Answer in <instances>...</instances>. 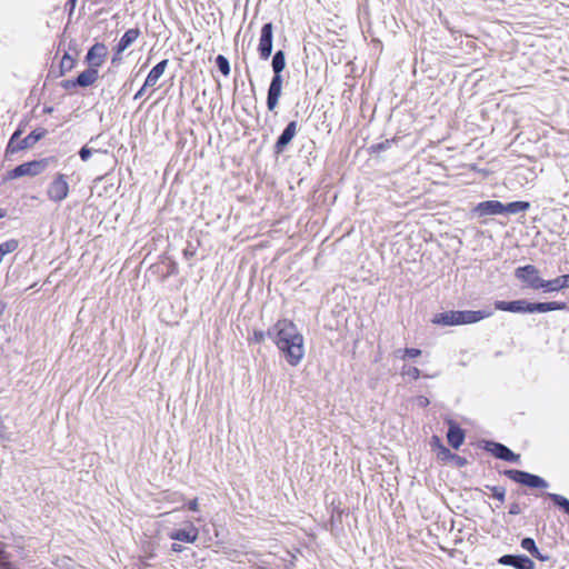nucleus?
Listing matches in <instances>:
<instances>
[{"label":"nucleus","instance_id":"nucleus-1","mask_svg":"<svg viewBox=\"0 0 569 569\" xmlns=\"http://www.w3.org/2000/svg\"><path fill=\"white\" fill-rule=\"evenodd\" d=\"M268 338L291 367H297L303 359L305 339L292 320L279 319L268 328Z\"/></svg>","mask_w":569,"mask_h":569},{"label":"nucleus","instance_id":"nucleus-2","mask_svg":"<svg viewBox=\"0 0 569 569\" xmlns=\"http://www.w3.org/2000/svg\"><path fill=\"white\" fill-rule=\"evenodd\" d=\"M493 307L495 310L518 315L547 313L562 310L569 311V306L565 301H530L525 298L516 300H495Z\"/></svg>","mask_w":569,"mask_h":569},{"label":"nucleus","instance_id":"nucleus-3","mask_svg":"<svg viewBox=\"0 0 569 569\" xmlns=\"http://www.w3.org/2000/svg\"><path fill=\"white\" fill-rule=\"evenodd\" d=\"M493 315L492 309L448 310L433 315L431 322L442 327H456L480 322Z\"/></svg>","mask_w":569,"mask_h":569},{"label":"nucleus","instance_id":"nucleus-4","mask_svg":"<svg viewBox=\"0 0 569 569\" xmlns=\"http://www.w3.org/2000/svg\"><path fill=\"white\" fill-rule=\"evenodd\" d=\"M57 162V158L54 156L33 159L30 161L22 162L14 168L7 171L3 177L2 182L16 180L22 177H36L41 174L51 163Z\"/></svg>","mask_w":569,"mask_h":569},{"label":"nucleus","instance_id":"nucleus-5","mask_svg":"<svg viewBox=\"0 0 569 569\" xmlns=\"http://www.w3.org/2000/svg\"><path fill=\"white\" fill-rule=\"evenodd\" d=\"M513 277L520 282L522 290L545 291L546 279L540 274L537 266L528 263L518 266L513 270Z\"/></svg>","mask_w":569,"mask_h":569},{"label":"nucleus","instance_id":"nucleus-6","mask_svg":"<svg viewBox=\"0 0 569 569\" xmlns=\"http://www.w3.org/2000/svg\"><path fill=\"white\" fill-rule=\"evenodd\" d=\"M501 473L511 481L529 489L545 490L549 487V482L545 478L529 471L520 469H505Z\"/></svg>","mask_w":569,"mask_h":569},{"label":"nucleus","instance_id":"nucleus-7","mask_svg":"<svg viewBox=\"0 0 569 569\" xmlns=\"http://www.w3.org/2000/svg\"><path fill=\"white\" fill-rule=\"evenodd\" d=\"M480 448L485 451L489 452L496 459L509 462V463H519L520 455L513 452L506 445L498 442L496 440L483 439L480 441Z\"/></svg>","mask_w":569,"mask_h":569},{"label":"nucleus","instance_id":"nucleus-8","mask_svg":"<svg viewBox=\"0 0 569 569\" xmlns=\"http://www.w3.org/2000/svg\"><path fill=\"white\" fill-rule=\"evenodd\" d=\"M284 83V76L282 72H272L266 98V107L269 112H273L280 102L282 89Z\"/></svg>","mask_w":569,"mask_h":569},{"label":"nucleus","instance_id":"nucleus-9","mask_svg":"<svg viewBox=\"0 0 569 569\" xmlns=\"http://www.w3.org/2000/svg\"><path fill=\"white\" fill-rule=\"evenodd\" d=\"M274 26L271 21L264 22L260 29L259 43L257 52L259 59L267 61L273 51V39H274Z\"/></svg>","mask_w":569,"mask_h":569},{"label":"nucleus","instance_id":"nucleus-10","mask_svg":"<svg viewBox=\"0 0 569 569\" xmlns=\"http://www.w3.org/2000/svg\"><path fill=\"white\" fill-rule=\"evenodd\" d=\"M298 133V121L290 120L281 133L277 137L274 144L272 147V153L276 158L281 156L293 141Z\"/></svg>","mask_w":569,"mask_h":569},{"label":"nucleus","instance_id":"nucleus-11","mask_svg":"<svg viewBox=\"0 0 569 569\" xmlns=\"http://www.w3.org/2000/svg\"><path fill=\"white\" fill-rule=\"evenodd\" d=\"M141 34L139 28H130L128 29L112 48V57L111 64L118 66L122 58L121 54L124 50H127Z\"/></svg>","mask_w":569,"mask_h":569},{"label":"nucleus","instance_id":"nucleus-12","mask_svg":"<svg viewBox=\"0 0 569 569\" xmlns=\"http://www.w3.org/2000/svg\"><path fill=\"white\" fill-rule=\"evenodd\" d=\"M69 190L70 188L67 181V176L63 173H57L48 186L47 196L51 201L60 203L69 196Z\"/></svg>","mask_w":569,"mask_h":569},{"label":"nucleus","instance_id":"nucleus-13","mask_svg":"<svg viewBox=\"0 0 569 569\" xmlns=\"http://www.w3.org/2000/svg\"><path fill=\"white\" fill-rule=\"evenodd\" d=\"M497 563L513 569H536L535 561L525 553H506L497 559Z\"/></svg>","mask_w":569,"mask_h":569},{"label":"nucleus","instance_id":"nucleus-14","mask_svg":"<svg viewBox=\"0 0 569 569\" xmlns=\"http://www.w3.org/2000/svg\"><path fill=\"white\" fill-rule=\"evenodd\" d=\"M108 57V47L103 42H94L87 51L84 62L89 68L97 69L103 64Z\"/></svg>","mask_w":569,"mask_h":569},{"label":"nucleus","instance_id":"nucleus-15","mask_svg":"<svg viewBox=\"0 0 569 569\" xmlns=\"http://www.w3.org/2000/svg\"><path fill=\"white\" fill-rule=\"evenodd\" d=\"M168 537L173 541L194 543L199 538V529L192 522H188L186 527L170 530Z\"/></svg>","mask_w":569,"mask_h":569},{"label":"nucleus","instance_id":"nucleus-16","mask_svg":"<svg viewBox=\"0 0 569 569\" xmlns=\"http://www.w3.org/2000/svg\"><path fill=\"white\" fill-rule=\"evenodd\" d=\"M446 423L448 426V430H447L448 445L452 449L458 450L465 443L466 431L456 420H453L451 418L446 419Z\"/></svg>","mask_w":569,"mask_h":569},{"label":"nucleus","instance_id":"nucleus-17","mask_svg":"<svg viewBox=\"0 0 569 569\" xmlns=\"http://www.w3.org/2000/svg\"><path fill=\"white\" fill-rule=\"evenodd\" d=\"M47 134L48 130L46 128L38 127L28 133L24 138L19 140L16 147H10V150H17V152H20L22 150L30 149Z\"/></svg>","mask_w":569,"mask_h":569},{"label":"nucleus","instance_id":"nucleus-18","mask_svg":"<svg viewBox=\"0 0 569 569\" xmlns=\"http://www.w3.org/2000/svg\"><path fill=\"white\" fill-rule=\"evenodd\" d=\"M472 212L478 217H487V216H503L502 202L499 200H485L478 202Z\"/></svg>","mask_w":569,"mask_h":569},{"label":"nucleus","instance_id":"nucleus-19","mask_svg":"<svg viewBox=\"0 0 569 569\" xmlns=\"http://www.w3.org/2000/svg\"><path fill=\"white\" fill-rule=\"evenodd\" d=\"M169 60L162 59L159 61L156 66L151 68V70L148 72L146 79H144V88H149L154 86L158 80L163 76L167 67H168Z\"/></svg>","mask_w":569,"mask_h":569},{"label":"nucleus","instance_id":"nucleus-20","mask_svg":"<svg viewBox=\"0 0 569 569\" xmlns=\"http://www.w3.org/2000/svg\"><path fill=\"white\" fill-rule=\"evenodd\" d=\"M569 288V273L558 276L553 279H546L543 293L559 292Z\"/></svg>","mask_w":569,"mask_h":569},{"label":"nucleus","instance_id":"nucleus-21","mask_svg":"<svg viewBox=\"0 0 569 569\" xmlns=\"http://www.w3.org/2000/svg\"><path fill=\"white\" fill-rule=\"evenodd\" d=\"M531 203L526 200H515L508 203L502 202L503 216H515L526 212L530 209Z\"/></svg>","mask_w":569,"mask_h":569},{"label":"nucleus","instance_id":"nucleus-22","mask_svg":"<svg viewBox=\"0 0 569 569\" xmlns=\"http://www.w3.org/2000/svg\"><path fill=\"white\" fill-rule=\"evenodd\" d=\"M99 78V71L93 68H87L77 76L79 88L91 87Z\"/></svg>","mask_w":569,"mask_h":569},{"label":"nucleus","instance_id":"nucleus-23","mask_svg":"<svg viewBox=\"0 0 569 569\" xmlns=\"http://www.w3.org/2000/svg\"><path fill=\"white\" fill-rule=\"evenodd\" d=\"M77 66V59L69 51H64L61 61L59 63V70L56 74L57 78L63 77L67 72L74 69Z\"/></svg>","mask_w":569,"mask_h":569},{"label":"nucleus","instance_id":"nucleus-24","mask_svg":"<svg viewBox=\"0 0 569 569\" xmlns=\"http://www.w3.org/2000/svg\"><path fill=\"white\" fill-rule=\"evenodd\" d=\"M270 58L272 72L283 73L287 68V53L284 50L278 49Z\"/></svg>","mask_w":569,"mask_h":569},{"label":"nucleus","instance_id":"nucleus-25","mask_svg":"<svg viewBox=\"0 0 569 569\" xmlns=\"http://www.w3.org/2000/svg\"><path fill=\"white\" fill-rule=\"evenodd\" d=\"M429 446L433 452H436L437 458L441 461L445 460L446 453L450 451L448 447L445 446L442 439L438 435H432L429 440Z\"/></svg>","mask_w":569,"mask_h":569},{"label":"nucleus","instance_id":"nucleus-26","mask_svg":"<svg viewBox=\"0 0 569 569\" xmlns=\"http://www.w3.org/2000/svg\"><path fill=\"white\" fill-rule=\"evenodd\" d=\"M543 495L549 498L560 511L569 516V499L567 497L553 492H545Z\"/></svg>","mask_w":569,"mask_h":569},{"label":"nucleus","instance_id":"nucleus-27","mask_svg":"<svg viewBox=\"0 0 569 569\" xmlns=\"http://www.w3.org/2000/svg\"><path fill=\"white\" fill-rule=\"evenodd\" d=\"M401 376L402 377H409L410 379L412 380H418L419 378L423 377V378H435L438 376V373H435V375H428V373H425L422 375L421 370L417 367H413V366H409V365H403L401 367V371H400Z\"/></svg>","mask_w":569,"mask_h":569},{"label":"nucleus","instance_id":"nucleus-28","mask_svg":"<svg viewBox=\"0 0 569 569\" xmlns=\"http://www.w3.org/2000/svg\"><path fill=\"white\" fill-rule=\"evenodd\" d=\"M345 513V509H341L339 506L332 507V512L329 519L330 530H341L342 525V516Z\"/></svg>","mask_w":569,"mask_h":569},{"label":"nucleus","instance_id":"nucleus-29","mask_svg":"<svg viewBox=\"0 0 569 569\" xmlns=\"http://www.w3.org/2000/svg\"><path fill=\"white\" fill-rule=\"evenodd\" d=\"M396 142V138H392V139H386L383 141H380V142H376V143H372L369 148H368V152L370 154H379L388 149H390V147Z\"/></svg>","mask_w":569,"mask_h":569},{"label":"nucleus","instance_id":"nucleus-30","mask_svg":"<svg viewBox=\"0 0 569 569\" xmlns=\"http://www.w3.org/2000/svg\"><path fill=\"white\" fill-rule=\"evenodd\" d=\"M216 67L222 73V76L228 77L231 72L230 61L223 54H218L214 59Z\"/></svg>","mask_w":569,"mask_h":569},{"label":"nucleus","instance_id":"nucleus-31","mask_svg":"<svg viewBox=\"0 0 569 569\" xmlns=\"http://www.w3.org/2000/svg\"><path fill=\"white\" fill-rule=\"evenodd\" d=\"M441 461L453 463L458 468H462L468 465V460L466 457L453 453L451 450L448 453H446L445 460Z\"/></svg>","mask_w":569,"mask_h":569},{"label":"nucleus","instance_id":"nucleus-32","mask_svg":"<svg viewBox=\"0 0 569 569\" xmlns=\"http://www.w3.org/2000/svg\"><path fill=\"white\" fill-rule=\"evenodd\" d=\"M21 136H22V133H21V129H16V130L13 131V133H12V134H11V137L9 138V141H8V143H7V146H6V149H4V156H6V158H9L11 154L17 153V150H10V147H16L17 142H18L19 140H21V139H20V137H21Z\"/></svg>","mask_w":569,"mask_h":569},{"label":"nucleus","instance_id":"nucleus-33","mask_svg":"<svg viewBox=\"0 0 569 569\" xmlns=\"http://www.w3.org/2000/svg\"><path fill=\"white\" fill-rule=\"evenodd\" d=\"M19 240L18 239H8L4 242L0 243V251L7 256L9 253H12L19 248Z\"/></svg>","mask_w":569,"mask_h":569},{"label":"nucleus","instance_id":"nucleus-34","mask_svg":"<svg viewBox=\"0 0 569 569\" xmlns=\"http://www.w3.org/2000/svg\"><path fill=\"white\" fill-rule=\"evenodd\" d=\"M485 487H486V489L491 491L493 498H496L501 503L505 502V500H506V492H507L505 487H502V486H490V485H486Z\"/></svg>","mask_w":569,"mask_h":569},{"label":"nucleus","instance_id":"nucleus-35","mask_svg":"<svg viewBox=\"0 0 569 569\" xmlns=\"http://www.w3.org/2000/svg\"><path fill=\"white\" fill-rule=\"evenodd\" d=\"M268 337V330L263 331L261 329H253L252 336L248 338L249 345H260L264 341V339Z\"/></svg>","mask_w":569,"mask_h":569},{"label":"nucleus","instance_id":"nucleus-36","mask_svg":"<svg viewBox=\"0 0 569 569\" xmlns=\"http://www.w3.org/2000/svg\"><path fill=\"white\" fill-rule=\"evenodd\" d=\"M421 355H422L421 349L413 348V347H406V348H402V356H400V359L401 360L416 359V358L420 357Z\"/></svg>","mask_w":569,"mask_h":569},{"label":"nucleus","instance_id":"nucleus-37","mask_svg":"<svg viewBox=\"0 0 569 569\" xmlns=\"http://www.w3.org/2000/svg\"><path fill=\"white\" fill-rule=\"evenodd\" d=\"M520 547L528 551L530 556L538 549L536 540L531 537H525L520 541Z\"/></svg>","mask_w":569,"mask_h":569},{"label":"nucleus","instance_id":"nucleus-38","mask_svg":"<svg viewBox=\"0 0 569 569\" xmlns=\"http://www.w3.org/2000/svg\"><path fill=\"white\" fill-rule=\"evenodd\" d=\"M0 551L2 552L0 557V569H19L6 555L2 542H0Z\"/></svg>","mask_w":569,"mask_h":569},{"label":"nucleus","instance_id":"nucleus-39","mask_svg":"<svg viewBox=\"0 0 569 569\" xmlns=\"http://www.w3.org/2000/svg\"><path fill=\"white\" fill-rule=\"evenodd\" d=\"M94 152V150L92 148H90L88 144H84L80 148L78 154H79V158L83 161V162H87L90 160L92 153ZM96 152H107L106 150L102 151L100 149L96 150Z\"/></svg>","mask_w":569,"mask_h":569},{"label":"nucleus","instance_id":"nucleus-40","mask_svg":"<svg viewBox=\"0 0 569 569\" xmlns=\"http://www.w3.org/2000/svg\"><path fill=\"white\" fill-rule=\"evenodd\" d=\"M60 86L64 89V90H71V89H74V88H79V83L77 81V77H73V78H70V79H64L60 82Z\"/></svg>","mask_w":569,"mask_h":569},{"label":"nucleus","instance_id":"nucleus-41","mask_svg":"<svg viewBox=\"0 0 569 569\" xmlns=\"http://www.w3.org/2000/svg\"><path fill=\"white\" fill-rule=\"evenodd\" d=\"M178 272H179V267H178L177 261L170 259L168 262V268H167V272H166L164 277L168 278L171 276H176V274H178Z\"/></svg>","mask_w":569,"mask_h":569},{"label":"nucleus","instance_id":"nucleus-42","mask_svg":"<svg viewBox=\"0 0 569 569\" xmlns=\"http://www.w3.org/2000/svg\"><path fill=\"white\" fill-rule=\"evenodd\" d=\"M197 248L192 246L191 242H188V246L182 250V254L184 259L190 260L196 256Z\"/></svg>","mask_w":569,"mask_h":569},{"label":"nucleus","instance_id":"nucleus-43","mask_svg":"<svg viewBox=\"0 0 569 569\" xmlns=\"http://www.w3.org/2000/svg\"><path fill=\"white\" fill-rule=\"evenodd\" d=\"M10 439V432L8 427L4 425L3 418L0 415V440L6 441Z\"/></svg>","mask_w":569,"mask_h":569},{"label":"nucleus","instance_id":"nucleus-44","mask_svg":"<svg viewBox=\"0 0 569 569\" xmlns=\"http://www.w3.org/2000/svg\"><path fill=\"white\" fill-rule=\"evenodd\" d=\"M530 558H535L541 562H546L551 559V557L548 553H542L539 548L531 555Z\"/></svg>","mask_w":569,"mask_h":569},{"label":"nucleus","instance_id":"nucleus-45","mask_svg":"<svg viewBox=\"0 0 569 569\" xmlns=\"http://www.w3.org/2000/svg\"><path fill=\"white\" fill-rule=\"evenodd\" d=\"M521 513V507L517 501H513L509 505L508 515L518 516Z\"/></svg>","mask_w":569,"mask_h":569},{"label":"nucleus","instance_id":"nucleus-46","mask_svg":"<svg viewBox=\"0 0 569 569\" xmlns=\"http://www.w3.org/2000/svg\"><path fill=\"white\" fill-rule=\"evenodd\" d=\"M184 507L190 511L197 512L199 510L198 498L189 500L188 502L184 503Z\"/></svg>","mask_w":569,"mask_h":569},{"label":"nucleus","instance_id":"nucleus-47","mask_svg":"<svg viewBox=\"0 0 569 569\" xmlns=\"http://www.w3.org/2000/svg\"><path fill=\"white\" fill-rule=\"evenodd\" d=\"M67 51H69V53H70V52H73V53H74V56H78V54L80 53V50H79V48H78V43H77V40H76V39H71V40L69 41V43H68V50H67Z\"/></svg>","mask_w":569,"mask_h":569},{"label":"nucleus","instance_id":"nucleus-48","mask_svg":"<svg viewBox=\"0 0 569 569\" xmlns=\"http://www.w3.org/2000/svg\"><path fill=\"white\" fill-rule=\"evenodd\" d=\"M416 400H417V405L421 408H426L430 405V400L426 396H418Z\"/></svg>","mask_w":569,"mask_h":569},{"label":"nucleus","instance_id":"nucleus-49","mask_svg":"<svg viewBox=\"0 0 569 569\" xmlns=\"http://www.w3.org/2000/svg\"><path fill=\"white\" fill-rule=\"evenodd\" d=\"M78 0H67L66 2V9L69 10V13L71 14L74 11L76 4Z\"/></svg>","mask_w":569,"mask_h":569},{"label":"nucleus","instance_id":"nucleus-50","mask_svg":"<svg viewBox=\"0 0 569 569\" xmlns=\"http://www.w3.org/2000/svg\"><path fill=\"white\" fill-rule=\"evenodd\" d=\"M184 550V547L180 543L173 542L171 545V551L174 553H181Z\"/></svg>","mask_w":569,"mask_h":569},{"label":"nucleus","instance_id":"nucleus-51","mask_svg":"<svg viewBox=\"0 0 569 569\" xmlns=\"http://www.w3.org/2000/svg\"><path fill=\"white\" fill-rule=\"evenodd\" d=\"M147 88H144V83L141 86V88L134 93L133 100H139L144 94Z\"/></svg>","mask_w":569,"mask_h":569},{"label":"nucleus","instance_id":"nucleus-52","mask_svg":"<svg viewBox=\"0 0 569 569\" xmlns=\"http://www.w3.org/2000/svg\"><path fill=\"white\" fill-rule=\"evenodd\" d=\"M27 124H28V120H27V119H23V120H21V121L19 122V124L17 126V128H16V129H21V133H23V132H24V130H26Z\"/></svg>","mask_w":569,"mask_h":569},{"label":"nucleus","instance_id":"nucleus-53","mask_svg":"<svg viewBox=\"0 0 569 569\" xmlns=\"http://www.w3.org/2000/svg\"><path fill=\"white\" fill-rule=\"evenodd\" d=\"M7 307L8 303L4 300L0 299V317L4 313Z\"/></svg>","mask_w":569,"mask_h":569},{"label":"nucleus","instance_id":"nucleus-54","mask_svg":"<svg viewBox=\"0 0 569 569\" xmlns=\"http://www.w3.org/2000/svg\"><path fill=\"white\" fill-rule=\"evenodd\" d=\"M442 24L451 32V33H455V32H458L457 30H455L452 27H450L449 24V21L448 20H445L442 21Z\"/></svg>","mask_w":569,"mask_h":569},{"label":"nucleus","instance_id":"nucleus-55","mask_svg":"<svg viewBox=\"0 0 569 569\" xmlns=\"http://www.w3.org/2000/svg\"><path fill=\"white\" fill-rule=\"evenodd\" d=\"M53 110H54V108L52 106H44L42 111L46 114H50L53 112Z\"/></svg>","mask_w":569,"mask_h":569},{"label":"nucleus","instance_id":"nucleus-56","mask_svg":"<svg viewBox=\"0 0 569 569\" xmlns=\"http://www.w3.org/2000/svg\"><path fill=\"white\" fill-rule=\"evenodd\" d=\"M7 213H8L7 209L0 207V219L7 217Z\"/></svg>","mask_w":569,"mask_h":569},{"label":"nucleus","instance_id":"nucleus-57","mask_svg":"<svg viewBox=\"0 0 569 569\" xmlns=\"http://www.w3.org/2000/svg\"><path fill=\"white\" fill-rule=\"evenodd\" d=\"M400 356H402V349H397V350L395 351V357H396V358H398V359H400Z\"/></svg>","mask_w":569,"mask_h":569},{"label":"nucleus","instance_id":"nucleus-58","mask_svg":"<svg viewBox=\"0 0 569 569\" xmlns=\"http://www.w3.org/2000/svg\"><path fill=\"white\" fill-rule=\"evenodd\" d=\"M253 569H269V568H267V567H264V566H257V567H256V568H253Z\"/></svg>","mask_w":569,"mask_h":569},{"label":"nucleus","instance_id":"nucleus-59","mask_svg":"<svg viewBox=\"0 0 569 569\" xmlns=\"http://www.w3.org/2000/svg\"><path fill=\"white\" fill-rule=\"evenodd\" d=\"M98 137H91L89 142H93L94 140H97Z\"/></svg>","mask_w":569,"mask_h":569},{"label":"nucleus","instance_id":"nucleus-60","mask_svg":"<svg viewBox=\"0 0 569 569\" xmlns=\"http://www.w3.org/2000/svg\"><path fill=\"white\" fill-rule=\"evenodd\" d=\"M250 84H251V89H252V91H254V84H253V82H252V81H250Z\"/></svg>","mask_w":569,"mask_h":569}]
</instances>
